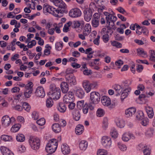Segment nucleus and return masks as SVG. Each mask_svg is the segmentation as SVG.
<instances>
[{
    "mask_svg": "<svg viewBox=\"0 0 155 155\" xmlns=\"http://www.w3.org/2000/svg\"><path fill=\"white\" fill-rule=\"evenodd\" d=\"M49 97L53 99H58L61 96V90L59 87H56L54 84H51L50 86V91L48 93Z\"/></svg>",
    "mask_w": 155,
    "mask_h": 155,
    "instance_id": "obj_1",
    "label": "nucleus"
},
{
    "mask_svg": "<svg viewBox=\"0 0 155 155\" xmlns=\"http://www.w3.org/2000/svg\"><path fill=\"white\" fill-rule=\"evenodd\" d=\"M29 142L31 148L34 150L39 149L40 145V139L38 138L30 137Z\"/></svg>",
    "mask_w": 155,
    "mask_h": 155,
    "instance_id": "obj_2",
    "label": "nucleus"
},
{
    "mask_svg": "<svg viewBox=\"0 0 155 155\" xmlns=\"http://www.w3.org/2000/svg\"><path fill=\"white\" fill-rule=\"evenodd\" d=\"M15 120L14 117H12L10 118L8 115H5L2 118V124L4 127H6L9 126L11 124H12Z\"/></svg>",
    "mask_w": 155,
    "mask_h": 155,
    "instance_id": "obj_3",
    "label": "nucleus"
},
{
    "mask_svg": "<svg viewBox=\"0 0 155 155\" xmlns=\"http://www.w3.org/2000/svg\"><path fill=\"white\" fill-rule=\"evenodd\" d=\"M90 98L92 103L97 104L100 101V95L98 93L92 92L90 94Z\"/></svg>",
    "mask_w": 155,
    "mask_h": 155,
    "instance_id": "obj_4",
    "label": "nucleus"
},
{
    "mask_svg": "<svg viewBox=\"0 0 155 155\" xmlns=\"http://www.w3.org/2000/svg\"><path fill=\"white\" fill-rule=\"evenodd\" d=\"M74 99L73 93L69 91L64 96L63 101L64 103L68 104V103L74 102Z\"/></svg>",
    "mask_w": 155,
    "mask_h": 155,
    "instance_id": "obj_5",
    "label": "nucleus"
},
{
    "mask_svg": "<svg viewBox=\"0 0 155 155\" xmlns=\"http://www.w3.org/2000/svg\"><path fill=\"white\" fill-rule=\"evenodd\" d=\"M101 142L103 146L106 148H109L111 146L112 142L110 138L109 137H103Z\"/></svg>",
    "mask_w": 155,
    "mask_h": 155,
    "instance_id": "obj_6",
    "label": "nucleus"
},
{
    "mask_svg": "<svg viewBox=\"0 0 155 155\" xmlns=\"http://www.w3.org/2000/svg\"><path fill=\"white\" fill-rule=\"evenodd\" d=\"M81 14L80 10L78 8H73L69 13V16L72 18H77L80 16Z\"/></svg>",
    "mask_w": 155,
    "mask_h": 155,
    "instance_id": "obj_7",
    "label": "nucleus"
},
{
    "mask_svg": "<svg viewBox=\"0 0 155 155\" xmlns=\"http://www.w3.org/2000/svg\"><path fill=\"white\" fill-rule=\"evenodd\" d=\"M43 9L45 10L47 12L53 14L56 17H60L59 15L57 14L58 13L57 9L52 6L47 5L45 7H43Z\"/></svg>",
    "mask_w": 155,
    "mask_h": 155,
    "instance_id": "obj_8",
    "label": "nucleus"
},
{
    "mask_svg": "<svg viewBox=\"0 0 155 155\" xmlns=\"http://www.w3.org/2000/svg\"><path fill=\"white\" fill-rule=\"evenodd\" d=\"M66 81L70 85H74L76 84L75 77L72 74L65 75Z\"/></svg>",
    "mask_w": 155,
    "mask_h": 155,
    "instance_id": "obj_9",
    "label": "nucleus"
},
{
    "mask_svg": "<svg viewBox=\"0 0 155 155\" xmlns=\"http://www.w3.org/2000/svg\"><path fill=\"white\" fill-rule=\"evenodd\" d=\"M84 19L86 21H89L92 15V10L90 8H87L84 11Z\"/></svg>",
    "mask_w": 155,
    "mask_h": 155,
    "instance_id": "obj_10",
    "label": "nucleus"
},
{
    "mask_svg": "<svg viewBox=\"0 0 155 155\" xmlns=\"http://www.w3.org/2000/svg\"><path fill=\"white\" fill-rule=\"evenodd\" d=\"M57 9L58 14H63L67 12L66 11L67 6L65 4L63 1L58 6Z\"/></svg>",
    "mask_w": 155,
    "mask_h": 155,
    "instance_id": "obj_11",
    "label": "nucleus"
},
{
    "mask_svg": "<svg viewBox=\"0 0 155 155\" xmlns=\"http://www.w3.org/2000/svg\"><path fill=\"white\" fill-rule=\"evenodd\" d=\"M135 137L134 135L129 132L124 133L122 135V140L125 142L128 141L130 139H134Z\"/></svg>",
    "mask_w": 155,
    "mask_h": 155,
    "instance_id": "obj_12",
    "label": "nucleus"
},
{
    "mask_svg": "<svg viewBox=\"0 0 155 155\" xmlns=\"http://www.w3.org/2000/svg\"><path fill=\"white\" fill-rule=\"evenodd\" d=\"M35 94L36 96L39 97H44L45 94L43 88L42 87H38L36 90Z\"/></svg>",
    "mask_w": 155,
    "mask_h": 155,
    "instance_id": "obj_13",
    "label": "nucleus"
},
{
    "mask_svg": "<svg viewBox=\"0 0 155 155\" xmlns=\"http://www.w3.org/2000/svg\"><path fill=\"white\" fill-rule=\"evenodd\" d=\"M0 150L3 155H14L12 152L5 147H1Z\"/></svg>",
    "mask_w": 155,
    "mask_h": 155,
    "instance_id": "obj_14",
    "label": "nucleus"
},
{
    "mask_svg": "<svg viewBox=\"0 0 155 155\" xmlns=\"http://www.w3.org/2000/svg\"><path fill=\"white\" fill-rule=\"evenodd\" d=\"M83 87L87 93L90 92L91 90L90 83L87 80L83 81L82 83Z\"/></svg>",
    "mask_w": 155,
    "mask_h": 155,
    "instance_id": "obj_15",
    "label": "nucleus"
},
{
    "mask_svg": "<svg viewBox=\"0 0 155 155\" xmlns=\"http://www.w3.org/2000/svg\"><path fill=\"white\" fill-rule=\"evenodd\" d=\"M101 101L102 104L105 106H110L111 100L110 98L106 96H104L102 97Z\"/></svg>",
    "mask_w": 155,
    "mask_h": 155,
    "instance_id": "obj_16",
    "label": "nucleus"
},
{
    "mask_svg": "<svg viewBox=\"0 0 155 155\" xmlns=\"http://www.w3.org/2000/svg\"><path fill=\"white\" fill-rule=\"evenodd\" d=\"M136 111L135 108L133 107L129 108L127 109L125 111V114L126 117H129L132 116Z\"/></svg>",
    "mask_w": 155,
    "mask_h": 155,
    "instance_id": "obj_17",
    "label": "nucleus"
},
{
    "mask_svg": "<svg viewBox=\"0 0 155 155\" xmlns=\"http://www.w3.org/2000/svg\"><path fill=\"white\" fill-rule=\"evenodd\" d=\"M131 91L130 87H128L127 89H125L122 91L121 95V100L122 101L126 98L129 94Z\"/></svg>",
    "mask_w": 155,
    "mask_h": 155,
    "instance_id": "obj_18",
    "label": "nucleus"
},
{
    "mask_svg": "<svg viewBox=\"0 0 155 155\" xmlns=\"http://www.w3.org/2000/svg\"><path fill=\"white\" fill-rule=\"evenodd\" d=\"M145 109L149 118H152L154 115V113L153 108L147 105L145 107Z\"/></svg>",
    "mask_w": 155,
    "mask_h": 155,
    "instance_id": "obj_19",
    "label": "nucleus"
},
{
    "mask_svg": "<svg viewBox=\"0 0 155 155\" xmlns=\"http://www.w3.org/2000/svg\"><path fill=\"white\" fill-rule=\"evenodd\" d=\"M76 95L78 97L82 98L84 96V93L83 89L79 87H77L75 90Z\"/></svg>",
    "mask_w": 155,
    "mask_h": 155,
    "instance_id": "obj_20",
    "label": "nucleus"
},
{
    "mask_svg": "<svg viewBox=\"0 0 155 155\" xmlns=\"http://www.w3.org/2000/svg\"><path fill=\"white\" fill-rule=\"evenodd\" d=\"M61 151L63 153L64 155L69 154L70 152V149L68 145L67 144H64L61 146Z\"/></svg>",
    "mask_w": 155,
    "mask_h": 155,
    "instance_id": "obj_21",
    "label": "nucleus"
},
{
    "mask_svg": "<svg viewBox=\"0 0 155 155\" xmlns=\"http://www.w3.org/2000/svg\"><path fill=\"white\" fill-rule=\"evenodd\" d=\"M91 31V27L89 24H86L84 28L83 34L85 36L88 35Z\"/></svg>",
    "mask_w": 155,
    "mask_h": 155,
    "instance_id": "obj_22",
    "label": "nucleus"
},
{
    "mask_svg": "<svg viewBox=\"0 0 155 155\" xmlns=\"http://www.w3.org/2000/svg\"><path fill=\"white\" fill-rule=\"evenodd\" d=\"M61 88L62 92L64 93H66L69 90L68 85L67 83L62 82L61 84Z\"/></svg>",
    "mask_w": 155,
    "mask_h": 155,
    "instance_id": "obj_23",
    "label": "nucleus"
},
{
    "mask_svg": "<svg viewBox=\"0 0 155 155\" xmlns=\"http://www.w3.org/2000/svg\"><path fill=\"white\" fill-rule=\"evenodd\" d=\"M57 108L58 110L61 113L64 112L66 110V107L64 103H59L57 106Z\"/></svg>",
    "mask_w": 155,
    "mask_h": 155,
    "instance_id": "obj_24",
    "label": "nucleus"
},
{
    "mask_svg": "<svg viewBox=\"0 0 155 155\" xmlns=\"http://www.w3.org/2000/svg\"><path fill=\"white\" fill-rule=\"evenodd\" d=\"M84 130V126L81 124H78L76 126L75 132L76 134L78 135H80L81 134Z\"/></svg>",
    "mask_w": 155,
    "mask_h": 155,
    "instance_id": "obj_25",
    "label": "nucleus"
},
{
    "mask_svg": "<svg viewBox=\"0 0 155 155\" xmlns=\"http://www.w3.org/2000/svg\"><path fill=\"white\" fill-rule=\"evenodd\" d=\"M53 130L55 133H58L61 132V128L60 125L58 123H54L52 126Z\"/></svg>",
    "mask_w": 155,
    "mask_h": 155,
    "instance_id": "obj_26",
    "label": "nucleus"
},
{
    "mask_svg": "<svg viewBox=\"0 0 155 155\" xmlns=\"http://www.w3.org/2000/svg\"><path fill=\"white\" fill-rule=\"evenodd\" d=\"M114 88L115 90V92L117 96L120 95L123 90L121 86L118 84L115 85L114 87Z\"/></svg>",
    "mask_w": 155,
    "mask_h": 155,
    "instance_id": "obj_27",
    "label": "nucleus"
},
{
    "mask_svg": "<svg viewBox=\"0 0 155 155\" xmlns=\"http://www.w3.org/2000/svg\"><path fill=\"white\" fill-rule=\"evenodd\" d=\"M73 118L76 121L79 120L81 115L79 111L78 110H75L72 112Z\"/></svg>",
    "mask_w": 155,
    "mask_h": 155,
    "instance_id": "obj_28",
    "label": "nucleus"
},
{
    "mask_svg": "<svg viewBox=\"0 0 155 155\" xmlns=\"http://www.w3.org/2000/svg\"><path fill=\"white\" fill-rule=\"evenodd\" d=\"M54 147H55V146ZM45 150L49 154H51L54 152L56 150V149L55 148V147H52L51 145H49V144H47L45 148Z\"/></svg>",
    "mask_w": 155,
    "mask_h": 155,
    "instance_id": "obj_29",
    "label": "nucleus"
},
{
    "mask_svg": "<svg viewBox=\"0 0 155 155\" xmlns=\"http://www.w3.org/2000/svg\"><path fill=\"white\" fill-rule=\"evenodd\" d=\"M117 126L120 128H123L125 126L124 121L121 118H118L116 121Z\"/></svg>",
    "mask_w": 155,
    "mask_h": 155,
    "instance_id": "obj_30",
    "label": "nucleus"
},
{
    "mask_svg": "<svg viewBox=\"0 0 155 155\" xmlns=\"http://www.w3.org/2000/svg\"><path fill=\"white\" fill-rule=\"evenodd\" d=\"M87 147V143L84 140H81L79 143L80 149L82 150H84Z\"/></svg>",
    "mask_w": 155,
    "mask_h": 155,
    "instance_id": "obj_31",
    "label": "nucleus"
},
{
    "mask_svg": "<svg viewBox=\"0 0 155 155\" xmlns=\"http://www.w3.org/2000/svg\"><path fill=\"white\" fill-rule=\"evenodd\" d=\"M110 134L112 138L115 139L118 137V134L116 129L114 128H112L111 129Z\"/></svg>",
    "mask_w": 155,
    "mask_h": 155,
    "instance_id": "obj_32",
    "label": "nucleus"
},
{
    "mask_svg": "<svg viewBox=\"0 0 155 155\" xmlns=\"http://www.w3.org/2000/svg\"><path fill=\"white\" fill-rule=\"evenodd\" d=\"M58 141L56 139H53L50 140L47 144H49V145H51V146L53 147H54V146H55L54 147L56 149L58 145Z\"/></svg>",
    "mask_w": 155,
    "mask_h": 155,
    "instance_id": "obj_33",
    "label": "nucleus"
},
{
    "mask_svg": "<svg viewBox=\"0 0 155 155\" xmlns=\"http://www.w3.org/2000/svg\"><path fill=\"white\" fill-rule=\"evenodd\" d=\"M86 64H84L83 66L81 68V70L84 69L83 71V74L86 75H89L91 73V70H88L86 67Z\"/></svg>",
    "mask_w": 155,
    "mask_h": 155,
    "instance_id": "obj_34",
    "label": "nucleus"
},
{
    "mask_svg": "<svg viewBox=\"0 0 155 155\" xmlns=\"http://www.w3.org/2000/svg\"><path fill=\"white\" fill-rule=\"evenodd\" d=\"M16 139L18 142H23L25 140V136L23 134H19L16 136Z\"/></svg>",
    "mask_w": 155,
    "mask_h": 155,
    "instance_id": "obj_35",
    "label": "nucleus"
},
{
    "mask_svg": "<svg viewBox=\"0 0 155 155\" xmlns=\"http://www.w3.org/2000/svg\"><path fill=\"white\" fill-rule=\"evenodd\" d=\"M139 147H142L143 148V147L144 149L143 150L144 155H150V150L149 148L147 147H145L142 145H140Z\"/></svg>",
    "mask_w": 155,
    "mask_h": 155,
    "instance_id": "obj_36",
    "label": "nucleus"
},
{
    "mask_svg": "<svg viewBox=\"0 0 155 155\" xmlns=\"http://www.w3.org/2000/svg\"><path fill=\"white\" fill-rule=\"evenodd\" d=\"M21 126L19 124H15L12 127L11 130L13 132H16L18 131L20 128Z\"/></svg>",
    "mask_w": 155,
    "mask_h": 155,
    "instance_id": "obj_37",
    "label": "nucleus"
},
{
    "mask_svg": "<svg viewBox=\"0 0 155 155\" xmlns=\"http://www.w3.org/2000/svg\"><path fill=\"white\" fill-rule=\"evenodd\" d=\"M12 136L7 135H2L1 137V139L5 141H10L12 140Z\"/></svg>",
    "mask_w": 155,
    "mask_h": 155,
    "instance_id": "obj_38",
    "label": "nucleus"
},
{
    "mask_svg": "<svg viewBox=\"0 0 155 155\" xmlns=\"http://www.w3.org/2000/svg\"><path fill=\"white\" fill-rule=\"evenodd\" d=\"M136 117L138 120H143L144 117V115L143 112L141 110L138 111L137 113Z\"/></svg>",
    "mask_w": 155,
    "mask_h": 155,
    "instance_id": "obj_39",
    "label": "nucleus"
},
{
    "mask_svg": "<svg viewBox=\"0 0 155 155\" xmlns=\"http://www.w3.org/2000/svg\"><path fill=\"white\" fill-rule=\"evenodd\" d=\"M33 86V83L31 82H30L26 85L25 86V90L24 91H26L27 90L28 91L32 90L33 91L32 87Z\"/></svg>",
    "mask_w": 155,
    "mask_h": 155,
    "instance_id": "obj_40",
    "label": "nucleus"
},
{
    "mask_svg": "<svg viewBox=\"0 0 155 155\" xmlns=\"http://www.w3.org/2000/svg\"><path fill=\"white\" fill-rule=\"evenodd\" d=\"M63 46L62 42H57L55 45V48L57 51H60L61 50Z\"/></svg>",
    "mask_w": 155,
    "mask_h": 155,
    "instance_id": "obj_41",
    "label": "nucleus"
},
{
    "mask_svg": "<svg viewBox=\"0 0 155 155\" xmlns=\"http://www.w3.org/2000/svg\"><path fill=\"white\" fill-rule=\"evenodd\" d=\"M52 98L50 97L47 99L46 101V105L47 107L50 108L51 107L53 104V102L52 101Z\"/></svg>",
    "mask_w": 155,
    "mask_h": 155,
    "instance_id": "obj_42",
    "label": "nucleus"
},
{
    "mask_svg": "<svg viewBox=\"0 0 155 155\" xmlns=\"http://www.w3.org/2000/svg\"><path fill=\"white\" fill-rule=\"evenodd\" d=\"M137 54L138 55L143 57L147 55V52L144 51L142 49L139 48L137 49Z\"/></svg>",
    "mask_w": 155,
    "mask_h": 155,
    "instance_id": "obj_43",
    "label": "nucleus"
},
{
    "mask_svg": "<svg viewBox=\"0 0 155 155\" xmlns=\"http://www.w3.org/2000/svg\"><path fill=\"white\" fill-rule=\"evenodd\" d=\"M154 132V129L153 128H150L148 129L146 133V135L147 137H152L153 135Z\"/></svg>",
    "mask_w": 155,
    "mask_h": 155,
    "instance_id": "obj_44",
    "label": "nucleus"
},
{
    "mask_svg": "<svg viewBox=\"0 0 155 155\" xmlns=\"http://www.w3.org/2000/svg\"><path fill=\"white\" fill-rule=\"evenodd\" d=\"M32 91H32V90H30V91H28V90L26 91H24V95L25 97L26 98H29L31 95Z\"/></svg>",
    "mask_w": 155,
    "mask_h": 155,
    "instance_id": "obj_45",
    "label": "nucleus"
},
{
    "mask_svg": "<svg viewBox=\"0 0 155 155\" xmlns=\"http://www.w3.org/2000/svg\"><path fill=\"white\" fill-rule=\"evenodd\" d=\"M22 108L27 112L29 111L31 109L30 105L26 102H24L22 105Z\"/></svg>",
    "mask_w": 155,
    "mask_h": 155,
    "instance_id": "obj_46",
    "label": "nucleus"
},
{
    "mask_svg": "<svg viewBox=\"0 0 155 155\" xmlns=\"http://www.w3.org/2000/svg\"><path fill=\"white\" fill-rule=\"evenodd\" d=\"M149 53L150 54V60L155 61V51L153 50H151L150 51Z\"/></svg>",
    "mask_w": 155,
    "mask_h": 155,
    "instance_id": "obj_47",
    "label": "nucleus"
},
{
    "mask_svg": "<svg viewBox=\"0 0 155 155\" xmlns=\"http://www.w3.org/2000/svg\"><path fill=\"white\" fill-rule=\"evenodd\" d=\"M105 112L104 110L101 109H98L97 111V116L101 117L104 115Z\"/></svg>",
    "mask_w": 155,
    "mask_h": 155,
    "instance_id": "obj_48",
    "label": "nucleus"
},
{
    "mask_svg": "<svg viewBox=\"0 0 155 155\" xmlns=\"http://www.w3.org/2000/svg\"><path fill=\"white\" fill-rule=\"evenodd\" d=\"M109 35H107V34L103 35L102 37L103 41L104 43H107L109 40Z\"/></svg>",
    "mask_w": 155,
    "mask_h": 155,
    "instance_id": "obj_49",
    "label": "nucleus"
},
{
    "mask_svg": "<svg viewBox=\"0 0 155 155\" xmlns=\"http://www.w3.org/2000/svg\"><path fill=\"white\" fill-rule=\"evenodd\" d=\"M117 145L118 148L122 151H124L126 150V146L124 144H121L120 143H118Z\"/></svg>",
    "mask_w": 155,
    "mask_h": 155,
    "instance_id": "obj_50",
    "label": "nucleus"
},
{
    "mask_svg": "<svg viewBox=\"0 0 155 155\" xmlns=\"http://www.w3.org/2000/svg\"><path fill=\"white\" fill-rule=\"evenodd\" d=\"M99 20L93 19L92 21V25L94 27H97L99 24Z\"/></svg>",
    "mask_w": 155,
    "mask_h": 155,
    "instance_id": "obj_51",
    "label": "nucleus"
},
{
    "mask_svg": "<svg viewBox=\"0 0 155 155\" xmlns=\"http://www.w3.org/2000/svg\"><path fill=\"white\" fill-rule=\"evenodd\" d=\"M36 122L40 126H43L45 124V121L44 118H42L38 120Z\"/></svg>",
    "mask_w": 155,
    "mask_h": 155,
    "instance_id": "obj_52",
    "label": "nucleus"
},
{
    "mask_svg": "<svg viewBox=\"0 0 155 155\" xmlns=\"http://www.w3.org/2000/svg\"><path fill=\"white\" fill-rule=\"evenodd\" d=\"M80 25L78 21H74L72 22V27L74 28H78L80 27Z\"/></svg>",
    "mask_w": 155,
    "mask_h": 155,
    "instance_id": "obj_53",
    "label": "nucleus"
},
{
    "mask_svg": "<svg viewBox=\"0 0 155 155\" xmlns=\"http://www.w3.org/2000/svg\"><path fill=\"white\" fill-rule=\"evenodd\" d=\"M111 44L113 46L116 47L117 48H121L122 47V44L116 41H114L112 42Z\"/></svg>",
    "mask_w": 155,
    "mask_h": 155,
    "instance_id": "obj_54",
    "label": "nucleus"
},
{
    "mask_svg": "<svg viewBox=\"0 0 155 155\" xmlns=\"http://www.w3.org/2000/svg\"><path fill=\"white\" fill-rule=\"evenodd\" d=\"M107 151L106 150L100 149L98 150L97 152V155H106Z\"/></svg>",
    "mask_w": 155,
    "mask_h": 155,
    "instance_id": "obj_55",
    "label": "nucleus"
},
{
    "mask_svg": "<svg viewBox=\"0 0 155 155\" xmlns=\"http://www.w3.org/2000/svg\"><path fill=\"white\" fill-rule=\"evenodd\" d=\"M39 114L38 112L34 111L32 114V117L34 120H36L39 118Z\"/></svg>",
    "mask_w": 155,
    "mask_h": 155,
    "instance_id": "obj_56",
    "label": "nucleus"
},
{
    "mask_svg": "<svg viewBox=\"0 0 155 155\" xmlns=\"http://www.w3.org/2000/svg\"><path fill=\"white\" fill-rule=\"evenodd\" d=\"M100 35H97V37L93 41L94 43L97 45H99L100 43Z\"/></svg>",
    "mask_w": 155,
    "mask_h": 155,
    "instance_id": "obj_57",
    "label": "nucleus"
},
{
    "mask_svg": "<svg viewBox=\"0 0 155 155\" xmlns=\"http://www.w3.org/2000/svg\"><path fill=\"white\" fill-rule=\"evenodd\" d=\"M83 107V113L84 114H87L88 112L89 109L88 107L87 104H85Z\"/></svg>",
    "mask_w": 155,
    "mask_h": 155,
    "instance_id": "obj_58",
    "label": "nucleus"
},
{
    "mask_svg": "<svg viewBox=\"0 0 155 155\" xmlns=\"http://www.w3.org/2000/svg\"><path fill=\"white\" fill-rule=\"evenodd\" d=\"M129 85V84H128L127 81H125L123 82L122 84V87L123 88V90L125 89H127L128 87H128Z\"/></svg>",
    "mask_w": 155,
    "mask_h": 155,
    "instance_id": "obj_59",
    "label": "nucleus"
},
{
    "mask_svg": "<svg viewBox=\"0 0 155 155\" xmlns=\"http://www.w3.org/2000/svg\"><path fill=\"white\" fill-rule=\"evenodd\" d=\"M51 1L53 2L54 5L57 6L63 1L62 0H50Z\"/></svg>",
    "mask_w": 155,
    "mask_h": 155,
    "instance_id": "obj_60",
    "label": "nucleus"
},
{
    "mask_svg": "<svg viewBox=\"0 0 155 155\" xmlns=\"http://www.w3.org/2000/svg\"><path fill=\"white\" fill-rule=\"evenodd\" d=\"M12 108L16 110L21 111L22 110V107L19 105H17L16 106H12Z\"/></svg>",
    "mask_w": 155,
    "mask_h": 155,
    "instance_id": "obj_61",
    "label": "nucleus"
},
{
    "mask_svg": "<svg viewBox=\"0 0 155 155\" xmlns=\"http://www.w3.org/2000/svg\"><path fill=\"white\" fill-rule=\"evenodd\" d=\"M84 101L83 100L78 101L77 103V106L79 109H81L84 106Z\"/></svg>",
    "mask_w": 155,
    "mask_h": 155,
    "instance_id": "obj_62",
    "label": "nucleus"
},
{
    "mask_svg": "<svg viewBox=\"0 0 155 155\" xmlns=\"http://www.w3.org/2000/svg\"><path fill=\"white\" fill-rule=\"evenodd\" d=\"M116 10L121 14H124L126 13V11L121 7H119L116 8Z\"/></svg>",
    "mask_w": 155,
    "mask_h": 155,
    "instance_id": "obj_63",
    "label": "nucleus"
},
{
    "mask_svg": "<svg viewBox=\"0 0 155 155\" xmlns=\"http://www.w3.org/2000/svg\"><path fill=\"white\" fill-rule=\"evenodd\" d=\"M148 119L147 118L143 119V120L141 122V124L143 126H146L148 124Z\"/></svg>",
    "mask_w": 155,
    "mask_h": 155,
    "instance_id": "obj_64",
    "label": "nucleus"
}]
</instances>
